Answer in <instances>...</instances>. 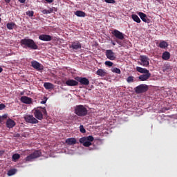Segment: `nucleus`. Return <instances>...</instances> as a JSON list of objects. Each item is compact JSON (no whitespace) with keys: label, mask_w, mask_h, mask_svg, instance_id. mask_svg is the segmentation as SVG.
Segmentation results:
<instances>
[{"label":"nucleus","mask_w":177,"mask_h":177,"mask_svg":"<svg viewBox=\"0 0 177 177\" xmlns=\"http://www.w3.org/2000/svg\"><path fill=\"white\" fill-rule=\"evenodd\" d=\"M105 54L107 59H109V60H111V61L116 60L115 54V53L113 52L112 50H106Z\"/></svg>","instance_id":"obj_9"},{"label":"nucleus","mask_w":177,"mask_h":177,"mask_svg":"<svg viewBox=\"0 0 177 177\" xmlns=\"http://www.w3.org/2000/svg\"><path fill=\"white\" fill-rule=\"evenodd\" d=\"M34 116L38 120H43V115H47L46 109L45 108L37 107L34 109L33 112Z\"/></svg>","instance_id":"obj_2"},{"label":"nucleus","mask_w":177,"mask_h":177,"mask_svg":"<svg viewBox=\"0 0 177 177\" xmlns=\"http://www.w3.org/2000/svg\"><path fill=\"white\" fill-rule=\"evenodd\" d=\"M1 117V120H5V119H6L8 118V115L7 114H4V115H3Z\"/></svg>","instance_id":"obj_39"},{"label":"nucleus","mask_w":177,"mask_h":177,"mask_svg":"<svg viewBox=\"0 0 177 177\" xmlns=\"http://www.w3.org/2000/svg\"><path fill=\"white\" fill-rule=\"evenodd\" d=\"M20 44L24 48H30L33 50H37L38 48V46L34 40L31 39H22L20 41Z\"/></svg>","instance_id":"obj_1"},{"label":"nucleus","mask_w":177,"mask_h":177,"mask_svg":"<svg viewBox=\"0 0 177 177\" xmlns=\"http://www.w3.org/2000/svg\"><path fill=\"white\" fill-rule=\"evenodd\" d=\"M31 66L35 68L37 71H41V70H44L43 66L37 62V61H32L31 62Z\"/></svg>","instance_id":"obj_12"},{"label":"nucleus","mask_w":177,"mask_h":177,"mask_svg":"<svg viewBox=\"0 0 177 177\" xmlns=\"http://www.w3.org/2000/svg\"><path fill=\"white\" fill-rule=\"evenodd\" d=\"M52 12V10H44L43 11H42V12L44 13V14H50V12Z\"/></svg>","instance_id":"obj_37"},{"label":"nucleus","mask_w":177,"mask_h":177,"mask_svg":"<svg viewBox=\"0 0 177 177\" xmlns=\"http://www.w3.org/2000/svg\"><path fill=\"white\" fill-rule=\"evenodd\" d=\"M46 103V100L41 102V104H45Z\"/></svg>","instance_id":"obj_43"},{"label":"nucleus","mask_w":177,"mask_h":177,"mask_svg":"<svg viewBox=\"0 0 177 177\" xmlns=\"http://www.w3.org/2000/svg\"><path fill=\"white\" fill-rule=\"evenodd\" d=\"M75 113L78 117H84L88 114L87 109L83 105H77L75 109Z\"/></svg>","instance_id":"obj_3"},{"label":"nucleus","mask_w":177,"mask_h":177,"mask_svg":"<svg viewBox=\"0 0 177 177\" xmlns=\"http://www.w3.org/2000/svg\"><path fill=\"white\" fill-rule=\"evenodd\" d=\"M69 48H72L73 50H78L82 48V44L79 41H75L71 42V44L69 45Z\"/></svg>","instance_id":"obj_11"},{"label":"nucleus","mask_w":177,"mask_h":177,"mask_svg":"<svg viewBox=\"0 0 177 177\" xmlns=\"http://www.w3.org/2000/svg\"><path fill=\"white\" fill-rule=\"evenodd\" d=\"M26 15H27L28 17H32L33 15H34V11H32V10H28V11L26 12Z\"/></svg>","instance_id":"obj_33"},{"label":"nucleus","mask_w":177,"mask_h":177,"mask_svg":"<svg viewBox=\"0 0 177 177\" xmlns=\"http://www.w3.org/2000/svg\"><path fill=\"white\" fill-rule=\"evenodd\" d=\"M44 86L45 89H53V88H54V85L50 82H45L44 84Z\"/></svg>","instance_id":"obj_23"},{"label":"nucleus","mask_w":177,"mask_h":177,"mask_svg":"<svg viewBox=\"0 0 177 177\" xmlns=\"http://www.w3.org/2000/svg\"><path fill=\"white\" fill-rule=\"evenodd\" d=\"M140 60L141 62H138V64L140 66H144V67H148L149 66V59L146 55H140Z\"/></svg>","instance_id":"obj_6"},{"label":"nucleus","mask_w":177,"mask_h":177,"mask_svg":"<svg viewBox=\"0 0 177 177\" xmlns=\"http://www.w3.org/2000/svg\"><path fill=\"white\" fill-rule=\"evenodd\" d=\"M0 17H1V14H0ZM1 17H0V23H1Z\"/></svg>","instance_id":"obj_50"},{"label":"nucleus","mask_w":177,"mask_h":177,"mask_svg":"<svg viewBox=\"0 0 177 177\" xmlns=\"http://www.w3.org/2000/svg\"><path fill=\"white\" fill-rule=\"evenodd\" d=\"M80 130L82 133H86V130L83 125L80 126Z\"/></svg>","instance_id":"obj_35"},{"label":"nucleus","mask_w":177,"mask_h":177,"mask_svg":"<svg viewBox=\"0 0 177 177\" xmlns=\"http://www.w3.org/2000/svg\"><path fill=\"white\" fill-rule=\"evenodd\" d=\"M15 173H16V169H10V170L8 171V176H12L15 175Z\"/></svg>","instance_id":"obj_30"},{"label":"nucleus","mask_w":177,"mask_h":177,"mask_svg":"<svg viewBox=\"0 0 177 177\" xmlns=\"http://www.w3.org/2000/svg\"><path fill=\"white\" fill-rule=\"evenodd\" d=\"M41 156V152L39 150H36L33 153L28 155L26 158V162H32L33 160L37 159Z\"/></svg>","instance_id":"obj_5"},{"label":"nucleus","mask_w":177,"mask_h":177,"mask_svg":"<svg viewBox=\"0 0 177 177\" xmlns=\"http://www.w3.org/2000/svg\"><path fill=\"white\" fill-rule=\"evenodd\" d=\"M77 82H80L81 85H88L89 84V80L86 77H76L75 78Z\"/></svg>","instance_id":"obj_10"},{"label":"nucleus","mask_w":177,"mask_h":177,"mask_svg":"<svg viewBox=\"0 0 177 177\" xmlns=\"http://www.w3.org/2000/svg\"><path fill=\"white\" fill-rule=\"evenodd\" d=\"M6 108V106L3 104H0V111L3 110Z\"/></svg>","instance_id":"obj_38"},{"label":"nucleus","mask_w":177,"mask_h":177,"mask_svg":"<svg viewBox=\"0 0 177 177\" xmlns=\"http://www.w3.org/2000/svg\"><path fill=\"white\" fill-rule=\"evenodd\" d=\"M6 3H9L11 0H4Z\"/></svg>","instance_id":"obj_46"},{"label":"nucleus","mask_w":177,"mask_h":177,"mask_svg":"<svg viewBox=\"0 0 177 177\" xmlns=\"http://www.w3.org/2000/svg\"><path fill=\"white\" fill-rule=\"evenodd\" d=\"M6 126L8 129H12L16 126V122L10 118H8L6 122Z\"/></svg>","instance_id":"obj_14"},{"label":"nucleus","mask_w":177,"mask_h":177,"mask_svg":"<svg viewBox=\"0 0 177 177\" xmlns=\"http://www.w3.org/2000/svg\"><path fill=\"white\" fill-rule=\"evenodd\" d=\"M3 68L0 66V73H2Z\"/></svg>","instance_id":"obj_48"},{"label":"nucleus","mask_w":177,"mask_h":177,"mask_svg":"<svg viewBox=\"0 0 177 177\" xmlns=\"http://www.w3.org/2000/svg\"><path fill=\"white\" fill-rule=\"evenodd\" d=\"M45 1H47L49 3H50L53 1V0H45Z\"/></svg>","instance_id":"obj_45"},{"label":"nucleus","mask_w":177,"mask_h":177,"mask_svg":"<svg viewBox=\"0 0 177 177\" xmlns=\"http://www.w3.org/2000/svg\"><path fill=\"white\" fill-rule=\"evenodd\" d=\"M66 144L69 146H73L77 144L76 138H70L66 140Z\"/></svg>","instance_id":"obj_19"},{"label":"nucleus","mask_w":177,"mask_h":177,"mask_svg":"<svg viewBox=\"0 0 177 177\" xmlns=\"http://www.w3.org/2000/svg\"><path fill=\"white\" fill-rule=\"evenodd\" d=\"M104 1L109 3H115V0H104Z\"/></svg>","instance_id":"obj_36"},{"label":"nucleus","mask_w":177,"mask_h":177,"mask_svg":"<svg viewBox=\"0 0 177 177\" xmlns=\"http://www.w3.org/2000/svg\"><path fill=\"white\" fill-rule=\"evenodd\" d=\"M24 120L26 122L31 124H38L39 121L32 115H26L24 116Z\"/></svg>","instance_id":"obj_7"},{"label":"nucleus","mask_w":177,"mask_h":177,"mask_svg":"<svg viewBox=\"0 0 177 177\" xmlns=\"http://www.w3.org/2000/svg\"><path fill=\"white\" fill-rule=\"evenodd\" d=\"M111 71L115 73L116 74H121V71L118 68H112Z\"/></svg>","instance_id":"obj_31"},{"label":"nucleus","mask_w":177,"mask_h":177,"mask_svg":"<svg viewBox=\"0 0 177 177\" xmlns=\"http://www.w3.org/2000/svg\"><path fill=\"white\" fill-rule=\"evenodd\" d=\"M127 81L129 84H130V82H134V77L133 76L128 77V78L127 79Z\"/></svg>","instance_id":"obj_32"},{"label":"nucleus","mask_w":177,"mask_h":177,"mask_svg":"<svg viewBox=\"0 0 177 177\" xmlns=\"http://www.w3.org/2000/svg\"><path fill=\"white\" fill-rule=\"evenodd\" d=\"M136 71H138L140 74H149L150 73L149 71L147 70V68H142L140 66L136 67Z\"/></svg>","instance_id":"obj_20"},{"label":"nucleus","mask_w":177,"mask_h":177,"mask_svg":"<svg viewBox=\"0 0 177 177\" xmlns=\"http://www.w3.org/2000/svg\"><path fill=\"white\" fill-rule=\"evenodd\" d=\"M105 65L107 66L108 67H112V66L113 65V63L110 61H106L105 62Z\"/></svg>","instance_id":"obj_34"},{"label":"nucleus","mask_w":177,"mask_h":177,"mask_svg":"<svg viewBox=\"0 0 177 177\" xmlns=\"http://www.w3.org/2000/svg\"><path fill=\"white\" fill-rule=\"evenodd\" d=\"M158 46L160 47L161 48H165L168 46V44L165 41H162L160 43Z\"/></svg>","instance_id":"obj_26"},{"label":"nucleus","mask_w":177,"mask_h":177,"mask_svg":"<svg viewBox=\"0 0 177 177\" xmlns=\"http://www.w3.org/2000/svg\"><path fill=\"white\" fill-rule=\"evenodd\" d=\"M138 14L144 22L147 23V24L150 23V19L147 17L146 14H145L142 12H140Z\"/></svg>","instance_id":"obj_17"},{"label":"nucleus","mask_w":177,"mask_h":177,"mask_svg":"<svg viewBox=\"0 0 177 177\" xmlns=\"http://www.w3.org/2000/svg\"><path fill=\"white\" fill-rule=\"evenodd\" d=\"M131 17H132V19H133V21H135L136 22H137V23L141 22V20L138 15H132Z\"/></svg>","instance_id":"obj_27"},{"label":"nucleus","mask_w":177,"mask_h":177,"mask_svg":"<svg viewBox=\"0 0 177 177\" xmlns=\"http://www.w3.org/2000/svg\"><path fill=\"white\" fill-rule=\"evenodd\" d=\"M94 138L92 136H88L87 137H82L80 139V142L85 147H89L92 145V142H93Z\"/></svg>","instance_id":"obj_4"},{"label":"nucleus","mask_w":177,"mask_h":177,"mask_svg":"<svg viewBox=\"0 0 177 177\" xmlns=\"http://www.w3.org/2000/svg\"><path fill=\"white\" fill-rule=\"evenodd\" d=\"M5 153V150H0V156H1Z\"/></svg>","instance_id":"obj_41"},{"label":"nucleus","mask_w":177,"mask_h":177,"mask_svg":"<svg viewBox=\"0 0 177 177\" xmlns=\"http://www.w3.org/2000/svg\"><path fill=\"white\" fill-rule=\"evenodd\" d=\"M151 74V73H145L139 76L140 81H147L149 78H150Z\"/></svg>","instance_id":"obj_21"},{"label":"nucleus","mask_w":177,"mask_h":177,"mask_svg":"<svg viewBox=\"0 0 177 177\" xmlns=\"http://www.w3.org/2000/svg\"><path fill=\"white\" fill-rule=\"evenodd\" d=\"M39 39L41 41H50L52 40L53 38L50 35H46V34H42V35L39 36Z\"/></svg>","instance_id":"obj_15"},{"label":"nucleus","mask_w":177,"mask_h":177,"mask_svg":"<svg viewBox=\"0 0 177 177\" xmlns=\"http://www.w3.org/2000/svg\"><path fill=\"white\" fill-rule=\"evenodd\" d=\"M20 3H25L26 0H18Z\"/></svg>","instance_id":"obj_44"},{"label":"nucleus","mask_w":177,"mask_h":177,"mask_svg":"<svg viewBox=\"0 0 177 177\" xmlns=\"http://www.w3.org/2000/svg\"><path fill=\"white\" fill-rule=\"evenodd\" d=\"M66 85L67 86H77V85H78V82L76 80L69 79L66 82Z\"/></svg>","instance_id":"obj_18"},{"label":"nucleus","mask_w":177,"mask_h":177,"mask_svg":"<svg viewBox=\"0 0 177 177\" xmlns=\"http://www.w3.org/2000/svg\"><path fill=\"white\" fill-rule=\"evenodd\" d=\"M115 41H116V42H117L119 45H120L121 46L123 45L122 42L120 41V40L116 39Z\"/></svg>","instance_id":"obj_40"},{"label":"nucleus","mask_w":177,"mask_h":177,"mask_svg":"<svg viewBox=\"0 0 177 177\" xmlns=\"http://www.w3.org/2000/svg\"><path fill=\"white\" fill-rule=\"evenodd\" d=\"M148 86L146 84H140L136 87L135 92L136 93H144L148 91Z\"/></svg>","instance_id":"obj_8"},{"label":"nucleus","mask_w":177,"mask_h":177,"mask_svg":"<svg viewBox=\"0 0 177 177\" xmlns=\"http://www.w3.org/2000/svg\"><path fill=\"white\" fill-rule=\"evenodd\" d=\"M20 158V155L19 153H15L12 155V159L13 161H16Z\"/></svg>","instance_id":"obj_29"},{"label":"nucleus","mask_w":177,"mask_h":177,"mask_svg":"<svg viewBox=\"0 0 177 177\" xmlns=\"http://www.w3.org/2000/svg\"><path fill=\"white\" fill-rule=\"evenodd\" d=\"M111 43H112V44L113 45V46H115L116 44H115V42H114V41H111Z\"/></svg>","instance_id":"obj_47"},{"label":"nucleus","mask_w":177,"mask_h":177,"mask_svg":"<svg viewBox=\"0 0 177 177\" xmlns=\"http://www.w3.org/2000/svg\"><path fill=\"white\" fill-rule=\"evenodd\" d=\"M167 111H168V109H167V108L163 109L162 111V113H165Z\"/></svg>","instance_id":"obj_42"},{"label":"nucleus","mask_w":177,"mask_h":177,"mask_svg":"<svg viewBox=\"0 0 177 177\" xmlns=\"http://www.w3.org/2000/svg\"><path fill=\"white\" fill-rule=\"evenodd\" d=\"M112 34L118 39L123 40L124 39V35L118 30H114Z\"/></svg>","instance_id":"obj_13"},{"label":"nucleus","mask_w":177,"mask_h":177,"mask_svg":"<svg viewBox=\"0 0 177 177\" xmlns=\"http://www.w3.org/2000/svg\"><path fill=\"white\" fill-rule=\"evenodd\" d=\"M21 102L25 104H30L32 103V99L27 96L21 97Z\"/></svg>","instance_id":"obj_16"},{"label":"nucleus","mask_w":177,"mask_h":177,"mask_svg":"<svg viewBox=\"0 0 177 177\" xmlns=\"http://www.w3.org/2000/svg\"><path fill=\"white\" fill-rule=\"evenodd\" d=\"M2 122V118L0 116V124Z\"/></svg>","instance_id":"obj_49"},{"label":"nucleus","mask_w":177,"mask_h":177,"mask_svg":"<svg viewBox=\"0 0 177 177\" xmlns=\"http://www.w3.org/2000/svg\"><path fill=\"white\" fill-rule=\"evenodd\" d=\"M96 73L97 75H100V77H106V75H107V73L104 69H98Z\"/></svg>","instance_id":"obj_22"},{"label":"nucleus","mask_w":177,"mask_h":177,"mask_svg":"<svg viewBox=\"0 0 177 177\" xmlns=\"http://www.w3.org/2000/svg\"><path fill=\"white\" fill-rule=\"evenodd\" d=\"M15 26H16L15 24L13 22L8 23L6 25L8 29H9V30H12Z\"/></svg>","instance_id":"obj_28"},{"label":"nucleus","mask_w":177,"mask_h":177,"mask_svg":"<svg viewBox=\"0 0 177 177\" xmlns=\"http://www.w3.org/2000/svg\"><path fill=\"white\" fill-rule=\"evenodd\" d=\"M75 15H77V17H84L86 14L84 12L77 10L75 12Z\"/></svg>","instance_id":"obj_25"},{"label":"nucleus","mask_w":177,"mask_h":177,"mask_svg":"<svg viewBox=\"0 0 177 177\" xmlns=\"http://www.w3.org/2000/svg\"><path fill=\"white\" fill-rule=\"evenodd\" d=\"M163 60H169L170 59V53L167 51H165L162 54Z\"/></svg>","instance_id":"obj_24"}]
</instances>
